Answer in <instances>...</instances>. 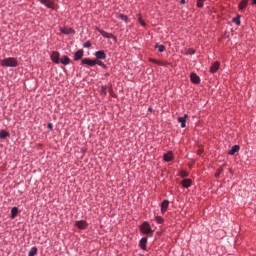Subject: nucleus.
Listing matches in <instances>:
<instances>
[{
    "label": "nucleus",
    "instance_id": "nucleus-12",
    "mask_svg": "<svg viewBox=\"0 0 256 256\" xmlns=\"http://www.w3.org/2000/svg\"><path fill=\"white\" fill-rule=\"evenodd\" d=\"M190 81L194 85H199L201 83V78L197 74L192 73L190 74Z\"/></svg>",
    "mask_w": 256,
    "mask_h": 256
},
{
    "label": "nucleus",
    "instance_id": "nucleus-26",
    "mask_svg": "<svg viewBox=\"0 0 256 256\" xmlns=\"http://www.w3.org/2000/svg\"><path fill=\"white\" fill-rule=\"evenodd\" d=\"M154 49H158V51H159V53H163L164 51H165V45H163V44H156L155 46H154Z\"/></svg>",
    "mask_w": 256,
    "mask_h": 256
},
{
    "label": "nucleus",
    "instance_id": "nucleus-39",
    "mask_svg": "<svg viewBox=\"0 0 256 256\" xmlns=\"http://www.w3.org/2000/svg\"><path fill=\"white\" fill-rule=\"evenodd\" d=\"M148 111H150V113H153V107L150 106V107L148 108Z\"/></svg>",
    "mask_w": 256,
    "mask_h": 256
},
{
    "label": "nucleus",
    "instance_id": "nucleus-18",
    "mask_svg": "<svg viewBox=\"0 0 256 256\" xmlns=\"http://www.w3.org/2000/svg\"><path fill=\"white\" fill-rule=\"evenodd\" d=\"M241 149V146L235 144L232 146V148L229 150L228 155H235V153H239V150Z\"/></svg>",
    "mask_w": 256,
    "mask_h": 256
},
{
    "label": "nucleus",
    "instance_id": "nucleus-15",
    "mask_svg": "<svg viewBox=\"0 0 256 256\" xmlns=\"http://www.w3.org/2000/svg\"><path fill=\"white\" fill-rule=\"evenodd\" d=\"M172 160H173V151H168L163 155V161H165L166 163H171Z\"/></svg>",
    "mask_w": 256,
    "mask_h": 256
},
{
    "label": "nucleus",
    "instance_id": "nucleus-4",
    "mask_svg": "<svg viewBox=\"0 0 256 256\" xmlns=\"http://www.w3.org/2000/svg\"><path fill=\"white\" fill-rule=\"evenodd\" d=\"M50 59L52 63H55V65H59L61 61V54L58 51H52L50 54Z\"/></svg>",
    "mask_w": 256,
    "mask_h": 256
},
{
    "label": "nucleus",
    "instance_id": "nucleus-31",
    "mask_svg": "<svg viewBox=\"0 0 256 256\" xmlns=\"http://www.w3.org/2000/svg\"><path fill=\"white\" fill-rule=\"evenodd\" d=\"M223 172V168L220 167L216 170V173H215V177L216 179H219V177L221 176V173Z\"/></svg>",
    "mask_w": 256,
    "mask_h": 256
},
{
    "label": "nucleus",
    "instance_id": "nucleus-1",
    "mask_svg": "<svg viewBox=\"0 0 256 256\" xmlns=\"http://www.w3.org/2000/svg\"><path fill=\"white\" fill-rule=\"evenodd\" d=\"M140 233H143V235H147V237H153V233H155V231L151 229V224H149V222L144 221L140 225Z\"/></svg>",
    "mask_w": 256,
    "mask_h": 256
},
{
    "label": "nucleus",
    "instance_id": "nucleus-24",
    "mask_svg": "<svg viewBox=\"0 0 256 256\" xmlns=\"http://www.w3.org/2000/svg\"><path fill=\"white\" fill-rule=\"evenodd\" d=\"M118 19H121V21H125L126 23H129V16L125 15V14H118Z\"/></svg>",
    "mask_w": 256,
    "mask_h": 256
},
{
    "label": "nucleus",
    "instance_id": "nucleus-2",
    "mask_svg": "<svg viewBox=\"0 0 256 256\" xmlns=\"http://www.w3.org/2000/svg\"><path fill=\"white\" fill-rule=\"evenodd\" d=\"M2 67H19V62L15 57L4 58L1 60Z\"/></svg>",
    "mask_w": 256,
    "mask_h": 256
},
{
    "label": "nucleus",
    "instance_id": "nucleus-38",
    "mask_svg": "<svg viewBox=\"0 0 256 256\" xmlns=\"http://www.w3.org/2000/svg\"><path fill=\"white\" fill-rule=\"evenodd\" d=\"M109 93H110V95H113V88L112 87L109 89Z\"/></svg>",
    "mask_w": 256,
    "mask_h": 256
},
{
    "label": "nucleus",
    "instance_id": "nucleus-29",
    "mask_svg": "<svg viewBox=\"0 0 256 256\" xmlns=\"http://www.w3.org/2000/svg\"><path fill=\"white\" fill-rule=\"evenodd\" d=\"M155 221L156 223H158V225H163V223L165 222V219H163V217L161 216H156Z\"/></svg>",
    "mask_w": 256,
    "mask_h": 256
},
{
    "label": "nucleus",
    "instance_id": "nucleus-25",
    "mask_svg": "<svg viewBox=\"0 0 256 256\" xmlns=\"http://www.w3.org/2000/svg\"><path fill=\"white\" fill-rule=\"evenodd\" d=\"M232 23H235V25H241V15H236V17H234L233 19H232Z\"/></svg>",
    "mask_w": 256,
    "mask_h": 256
},
{
    "label": "nucleus",
    "instance_id": "nucleus-19",
    "mask_svg": "<svg viewBox=\"0 0 256 256\" xmlns=\"http://www.w3.org/2000/svg\"><path fill=\"white\" fill-rule=\"evenodd\" d=\"M247 5H249V0L240 1V3L238 4L239 11H243V9H246Z\"/></svg>",
    "mask_w": 256,
    "mask_h": 256
},
{
    "label": "nucleus",
    "instance_id": "nucleus-14",
    "mask_svg": "<svg viewBox=\"0 0 256 256\" xmlns=\"http://www.w3.org/2000/svg\"><path fill=\"white\" fill-rule=\"evenodd\" d=\"M220 65L221 63L219 61L212 63L210 66V73H217V71H219Z\"/></svg>",
    "mask_w": 256,
    "mask_h": 256
},
{
    "label": "nucleus",
    "instance_id": "nucleus-3",
    "mask_svg": "<svg viewBox=\"0 0 256 256\" xmlns=\"http://www.w3.org/2000/svg\"><path fill=\"white\" fill-rule=\"evenodd\" d=\"M96 31L101 34L104 39H113L114 43H117V36L113 35L112 33H108L99 27H96Z\"/></svg>",
    "mask_w": 256,
    "mask_h": 256
},
{
    "label": "nucleus",
    "instance_id": "nucleus-34",
    "mask_svg": "<svg viewBox=\"0 0 256 256\" xmlns=\"http://www.w3.org/2000/svg\"><path fill=\"white\" fill-rule=\"evenodd\" d=\"M105 63L101 60H95V65H99V67H102Z\"/></svg>",
    "mask_w": 256,
    "mask_h": 256
},
{
    "label": "nucleus",
    "instance_id": "nucleus-21",
    "mask_svg": "<svg viewBox=\"0 0 256 256\" xmlns=\"http://www.w3.org/2000/svg\"><path fill=\"white\" fill-rule=\"evenodd\" d=\"M7 137H11V133L7 130H0V139H7Z\"/></svg>",
    "mask_w": 256,
    "mask_h": 256
},
{
    "label": "nucleus",
    "instance_id": "nucleus-30",
    "mask_svg": "<svg viewBox=\"0 0 256 256\" xmlns=\"http://www.w3.org/2000/svg\"><path fill=\"white\" fill-rule=\"evenodd\" d=\"M205 1H207V0H197L196 6L198 7V9H202Z\"/></svg>",
    "mask_w": 256,
    "mask_h": 256
},
{
    "label": "nucleus",
    "instance_id": "nucleus-6",
    "mask_svg": "<svg viewBox=\"0 0 256 256\" xmlns=\"http://www.w3.org/2000/svg\"><path fill=\"white\" fill-rule=\"evenodd\" d=\"M187 119H189L188 114H184V116L177 118V121H178V123H180V127L182 129H185V127H187Z\"/></svg>",
    "mask_w": 256,
    "mask_h": 256
},
{
    "label": "nucleus",
    "instance_id": "nucleus-5",
    "mask_svg": "<svg viewBox=\"0 0 256 256\" xmlns=\"http://www.w3.org/2000/svg\"><path fill=\"white\" fill-rule=\"evenodd\" d=\"M59 31L62 35H75V29L71 27H60Z\"/></svg>",
    "mask_w": 256,
    "mask_h": 256
},
{
    "label": "nucleus",
    "instance_id": "nucleus-37",
    "mask_svg": "<svg viewBox=\"0 0 256 256\" xmlns=\"http://www.w3.org/2000/svg\"><path fill=\"white\" fill-rule=\"evenodd\" d=\"M104 77H105V79H107V77H111V73L106 72V73L104 74Z\"/></svg>",
    "mask_w": 256,
    "mask_h": 256
},
{
    "label": "nucleus",
    "instance_id": "nucleus-33",
    "mask_svg": "<svg viewBox=\"0 0 256 256\" xmlns=\"http://www.w3.org/2000/svg\"><path fill=\"white\" fill-rule=\"evenodd\" d=\"M91 45H92V43H91V41H86L85 43H83V47L85 48V49H89L90 47H91Z\"/></svg>",
    "mask_w": 256,
    "mask_h": 256
},
{
    "label": "nucleus",
    "instance_id": "nucleus-22",
    "mask_svg": "<svg viewBox=\"0 0 256 256\" xmlns=\"http://www.w3.org/2000/svg\"><path fill=\"white\" fill-rule=\"evenodd\" d=\"M19 215V208L18 207H13L11 209V219H15Z\"/></svg>",
    "mask_w": 256,
    "mask_h": 256
},
{
    "label": "nucleus",
    "instance_id": "nucleus-35",
    "mask_svg": "<svg viewBox=\"0 0 256 256\" xmlns=\"http://www.w3.org/2000/svg\"><path fill=\"white\" fill-rule=\"evenodd\" d=\"M188 53L189 55H195V49L193 48L188 49Z\"/></svg>",
    "mask_w": 256,
    "mask_h": 256
},
{
    "label": "nucleus",
    "instance_id": "nucleus-16",
    "mask_svg": "<svg viewBox=\"0 0 256 256\" xmlns=\"http://www.w3.org/2000/svg\"><path fill=\"white\" fill-rule=\"evenodd\" d=\"M60 63L64 66L70 65L71 64V58L67 55H63L60 58Z\"/></svg>",
    "mask_w": 256,
    "mask_h": 256
},
{
    "label": "nucleus",
    "instance_id": "nucleus-23",
    "mask_svg": "<svg viewBox=\"0 0 256 256\" xmlns=\"http://www.w3.org/2000/svg\"><path fill=\"white\" fill-rule=\"evenodd\" d=\"M149 62L154 63L155 65H159L160 67H163V65H165L163 62H161L155 58H149Z\"/></svg>",
    "mask_w": 256,
    "mask_h": 256
},
{
    "label": "nucleus",
    "instance_id": "nucleus-28",
    "mask_svg": "<svg viewBox=\"0 0 256 256\" xmlns=\"http://www.w3.org/2000/svg\"><path fill=\"white\" fill-rule=\"evenodd\" d=\"M100 95H103L104 97H105V95H107V85L101 86Z\"/></svg>",
    "mask_w": 256,
    "mask_h": 256
},
{
    "label": "nucleus",
    "instance_id": "nucleus-27",
    "mask_svg": "<svg viewBox=\"0 0 256 256\" xmlns=\"http://www.w3.org/2000/svg\"><path fill=\"white\" fill-rule=\"evenodd\" d=\"M37 251H38L37 247H35V246L32 247L30 249L29 253H28V256H35V255H37Z\"/></svg>",
    "mask_w": 256,
    "mask_h": 256
},
{
    "label": "nucleus",
    "instance_id": "nucleus-7",
    "mask_svg": "<svg viewBox=\"0 0 256 256\" xmlns=\"http://www.w3.org/2000/svg\"><path fill=\"white\" fill-rule=\"evenodd\" d=\"M75 226L78 229H81V231H85V229H87V227H89V223H87V221H85V220H79V221H76Z\"/></svg>",
    "mask_w": 256,
    "mask_h": 256
},
{
    "label": "nucleus",
    "instance_id": "nucleus-43",
    "mask_svg": "<svg viewBox=\"0 0 256 256\" xmlns=\"http://www.w3.org/2000/svg\"><path fill=\"white\" fill-rule=\"evenodd\" d=\"M102 69H108V67L105 64H103Z\"/></svg>",
    "mask_w": 256,
    "mask_h": 256
},
{
    "label": "nucleus",
    "instance_id": "nucleus-20",
    "mask_svg": "<svg viewBox=\"0 0 256 256\" xmlns=\"http://www.w3.org/2000/svg\"><path fill=\"white\" fill-rule=\"evenodd\" d=\"M136 17H137L138 23H140V25H141L142 27H147V23H145V20H143V16L141 15V13H138V14L136 15Z\"/></svg>",
    "mask_w": 256,
    "mask_h": 256
},
{
    "label": "nucleus",
    "instance_id": "nucleus-17",
    "mask_svg": "<svg viewBox=\"0 0 256 256\" xmlns=\"http://www.w3.org/2000/svg\"><path fill=\"white\" fill-rule=\"evenodd\" d=\"M167 209H169V200H163L161 202V213H167Z\"/></svg>",
    "mask_w": 256,
    "mask_h": 256
},
{
    "label": "nucleus",
    "instance_id": "nucleus-42",
    "mask_svg": "<svg viewBox=\"0 0 256 256\" xmlns=\"http://www.w3.org/2000/svg\"><path fill=\"white\" fill-rule=\"evenodd\" d=\"M102 69H108V67L105 64H103Z\"/></svg>",
    "mask_w": 256,
    "mask_h": 256
},
{
    "label": "nucleus",
    "instance_id": "nucleus-10",
    "mask_svg": "<svg viewBox=\"0 0 256 256\" xmlns=\"http://www.w3.org/2000/svg\"><path fill=\"white\" fill-rule=\"evenodd\" d=\"M180 185L184 187V189H189L193 185V180L191 178H185L181 181Z\"/></svg>",
    "mask_w": 256,
    "mask_h": 256
},
{
    "label": "nucleus",
    "instance_id": "nucleus-8",
    "mask_svg": "<svg viewBox=\"0 0 256 256\" xmlns=\"http://www.w3.org/2000/svg\"><path fill=\"white\" fill-rule=\"evenodd\" d=\"M83 55H85V51L83 49H79L74 53V61H82Z\"/></svg>",
    "mask_w": 256,
    "mask_h": 256
},
{
    "label": "nucleus",
    "instance_id": "nucleus-41",
    "mask_svg": "<svg viewBox=\"0 0 256 256\" xmlns=\"http://www.w3.org/2000/svg\"><path fill=\"white\" fill-rule=\"evenodd\" d=\"M251 5H256V0H252Z\"/></svg>",
    "mask_w": 256,
    "mask_h": 256
},
{
    "label": "nucleus",
    "instance_id": "nucleus-13",
    "mask_svg": "<svg viewBox=\"0 0 256 256\" xmlns=\"http://www.w3.org/2000/svg\"><path fill=\"white\" fill-rule=\"evenodd\" d=\"M147 237H142L139 241V247L142 251H147Z\"/></svg>",
    "mask_w": 256,
    "mask_h": 256
},
{
    "label": "nucleus",
    "instance_id": "nucleus-9",
    "mask_svg": "<svg viewBox=\"0 0 256 256\" xmlns=\"http://www.w3.org/2000/svg\"><path fill=\"white\" fill-rule=\"evenodd\" d=\"M94 56L96 57V60L107 59V53H105V50L96 51Z\"/></svg>",
    "mask_w": 256,
    "mask_h": 256
},
{
    "label": "nucleus",
    "instance_id": "nucleus-11",
    "mask_svg": "<svg viewBox=\"0 0 256 256\" xmlns=\"http://www.w3.org/2000/svg\"><path fill=\"white\" fill-rule=\"evenodd\" d=\"M81 65H88V67H95V59L84 58L81 60Z\"/></svg>",
    "mask_w": 256,
    "mask_h": 256
},
{
    "label": "nucleus",
    "instance_id": "nucleus-36",
    "mask_svg": "<svg viewBox=\"0 0 256 256\" xmlns=\"http://www.w3.org/2000/svg\"><path fill=\"white\" fill-rule=\"evenodd\" d=\"M47 127H48L49 131H53V123L49 122L47 124Z\"/></svg>",
    "mask_w": 256,
    "mask_h": 256
},
{
    "label": "nucleus",
    "instance_id": "nucleus-40",
    "mask_svg": "<svg viewBox=\"0 0 256 256\" xmlns=\"http://www.w3.org/2000/svg\"><path fill=\"white\" fill-rule=\"evenodd\" d=\"M181 5H185V0H180Z\"/></svg>",
    "mask_w": 256,
    "mask_h": 256
},
{
    "label": "nucleus",
    "instance_id": "nucleus-32",
    "mask_svg": "<svg viewBox=\"0 0 256 256\" xmlns=\"http://www.w3.org/2000/svg\"><path fill=\"white\" fill-rule=\"evenodd\" d=\"M180 177H189V173L186 170H181L180 171Z\"/></svg>",
    "mask_w": 256,
    "mask_h": 256
}]
</instances>
